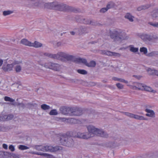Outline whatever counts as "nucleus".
<instances>
[{
    "label": "nucleus",
    "mask_w": 158,
    "mask_h": 158,
    "mask_svg": "<svg viewBox=\"0 0 158 158\" xmlns=\"http://www.w3.org/2000/svg\"><path fill=\"white\" fill-rule=\"evenodd\" d=\"M77 71L78 73L83 75H86L87 73V71L84 69H78Z\"/></svg>",
    "instance_id": "obj_35"
},
{
    "label": "nucleus",
    "mask_w": 158,
    "mask_h": 158,
    "mask_svg": "<svg viewBox=\"0 0 158 158\" xmlns=\"http://www.w3.org/2000/svg\"><path fill=\"white\" fill-rule=\"evenodd\" d=\"M45 152H52L53 147L50 145L44 146Z\"/></svg>",
    "instance_id": "obj_24"
},
{
    "label": "nucleus",
    "mask_w": 158,
    "mask_h": 158,
    "mask_svg": "<svg viewBox=\"0 0 158 158\" xmlns=\"http://www.w3.org/2000/svg\"><path fill=\"white\" fill-rule=\"evenodd\" d=\"M54 44L55 46L56 47H59L63 45V44L60 42H56L54 43Z\"/></svg>",
    "instance_id": "obj_45"
},
{
    "label": "nucleus",
    "mask_w": 158,
    "mask_h": 158,
    "mask_svg": "<svg viewBox=\"0 0 158 158\" xmlns=\"http://www.w3.org/2000/svg\"><path fill=\"white\" fill-rule=\"evenodd\" d=\"M20 43L26 46L31 47V42L26 39H22L20 41Z\"/></svg>",
    "instance_id": "obj_20"
},
{
    "label": "nucleus",
    "mask_w": 158,
    "mask_h": 158,
    "mask_svg": "<svg viewBox=\"0 0 158 158\" xmlns=\"http://www.w3.org/2000/svg\"><path fill=\"white\" fill-rule=\"evenodd\" d=\"M44 66L46 68L50 69L55 71H59L62 69V66L60 65L51 62L45 64Z\"/></svg>",
    "instance_id": "obj_8"
},
{
    "label": "nucleus",
    "mask_w": 158,
    "mask_h": 158,
    "mask_svg": "<svg viewBox=\"0 0 158 158\" xmlns=\"http://www.w3.org/2000/svg\"><path fill=\"white\" fill-rule=\"evenodd\" d=\"M4 100L6 101H8L10 102H13L15 100L9 97L6 96L4 97Z\"/></svg>",
    "instance_id": "obj_39"
},
{
    "label": "nucleus",
    "mask_w": 158,
    "mask_h": 158,
    "mask_svg": "<svg viewBox=\"0 0 158 158\" xmlns=\"http://www.w3.org/2000/svg\"><path fill=\"white\" fill-rule=\"evenodd\" d=\"M107 10H108L106 7L101 9L100 10V11L101 13H104L106 12Z\"/></svg>",
    "instance_id": "obj_51"
},
{
    "label": "nucleus",
    "mask_w": 158,
    "mask_h": 158,
    "mask_svg": "<svg viewBox=\"0 0 158 158\" xmlns=\"http://www.w3.org/2000/svg\"><path fill=\"white\" fill-rule=\"evenodd\" d=\"M86 29L85 28L83 27H80L79 31V34H82L83 33H86Z\"/></svg>",
    "instance_id": "obj_38"
},
{
    "label": "nucleus",
    "mask_w": 158,
    "mask_h": 158,
    "mask_svg": "<svg viewBox=\"0 0 158 158\" xmlns=\"http://www.w3.org/2000/svg\"><path fill=\"white\" fill-rule=\"evenodd\" d=\"M4 117L6 120H9L13 118V116L11 115H10L8 116L5 115Z\"/></svg>",
    "instance_id": "obj_47"
},
{
    "label": "nucleus",
    "mask_w": 158,
    "mask_h": 158,
    "mask_svg": "<svg viewBox=\"0 0 158 158\" xmlns=\"http://www.w3.org/2000/svg\"><path fill=\"white\" fill-rule=\"evenodd\" d=\"M71 8L70 6L66 4L55 2L54 10L61 11H66L70 10Z\"/></svg>",
    "instance_id": "obj_6"
},
{
    "label": "nucleus",
    "mask_w": 158,
    "mask_h": 158,
    "mask_svg": "<svg viewBox=\"0 0 158 158\" xmlns=\"http://www.w3.org/2000/svg\"><path fill=\"white\" fill-rule=\"evenodd\" d=\"M8 154V153L7 152L0 151V157H2L4 158H8L6 156V155H7Z\"/></svg>",
    "instance_id": "obj_37"
},
{
    "label": "nucleus",
    "mask_w": 158,
    "mask_h": 158,
    "mask_svg": "<svg viewBox=\"0 0 158 158\" xmlns=\"http://www.w3.org/2000/svg\"><path fill=\"white\" fill-rule=\"evenodd\" d=\"M13 157L15 158H18V157L15 154H13L12 156Z\"/></svg>",
    "instance_id": "obj_62"
},
{
    "label": "nucleus",
    "mask_w": 158,
    "mask_h": 158,
    "mask_svg": "<svg viewBox=\"0 0 158 158\" xmlns=\"http://www.w3.org/2000/svg\"><path fill=\"white\" fill-rule=\"evenodd\" d=\"M145 111L147 113L145 114L146 116L151 118H155V114L153 110L148 109H146Z\"/></svg>",
    "instance_id": "obj_16"
},
{
    "label": "nucleus",
    "mask_w": 158,
    "mask_h": 158,
    "mask_svg": "<svg viewBox=\"0 0 158 158\" xmlns=\"http://www.w3.org/2000/svg\"><path fill=\"white\" fill-rule=\"evenodd\" d=\"M19 148L21 150H24L28 149L29 148L25 145H19Z\"/></svg>",
    "instance_id": "obj_40"
},
{
    "label": "nucleus",
    "mask_w": 158,
    "mask_h": 158,
    "mask_svg": "<svg viewBox=\"0 0 158 158\" xmlns=\"http://www.w3.org/2000/svg\"><path fill=\"white\" fill-rule=\"evenodd\" d=\"M143 90H144L146 91H148L152 93H156V90L153 89L150 87L146 86L144 84L143 87Z\"/></svg>",
    "instance_id": "obj_19"
},
{
    "label": "nucleus",
    "mask_w": 158,
    "mask_h": 158,
    "mask_svg": "<svg viewBox=\"0 0 158 158\" xmlns=\"http://www.w3.org/2000/svg\"><path fill=\"white\" fill-rule=\"evenodd\" d=\"M21 63V61L15 60L11 64L4 63L2 67V69L5 72H10L13 70L14 65Z\"/></svg>",
    "instance_id": "obj_7"
},
{
    "label": "nucleus",
    "mask_w": 158,
    "mask_h": 158,
    "mask_svg": "<svg viewBox=\"0 0 158 158\" xmlns=\"http://www.w3.org/2000/svg\"><path fill=\"white\" fill-rule=\"evenodd\" d=\"M125 19H128L129 21L133 22L134 21V17L129 13L127 14L124 16Z\"/></svg>",
    "instance_id": "obj_22"
},
{
    "label": "nucleus",
    "mask_w": 158,
    "mask_h": 158,
    "mask_svg": "<svg viewBox=\"0 0 158 158\" xmlns=\"http://www.w3.org/2000/svg\"><path fill=\"white\" fill-rule=\"evenodd\" d=\"M101 53L106 55L109 56H114L116 57H120L121 56L120 54L106 50H102L101 51Z\"/></svg>",
    "instance_id": "obj_14"
},
{
    "label": "nucleus",
    "mask_w": 158,
    "mask_h": 158,
    "mask_svg": "<svg viewBox=\"0 0 158 158\" xmlns=\"http://www.w3.org/2000/svg\"><path fill=\"white\" fill-rule=\"evenodd\" d=\"M129 48L130 51L133 52L135 53L138 51V48L135 47L133 45H130Z\"/></svg>",
    "instance_id": "obj_26"
},
{
    "label": "nucleus",
    "mask_w": 158,
    "mask_h": 158,
    "mask_svg": "<svg viewBox=\"0 0 158 158\" xmlns=\"http://www.w3.org/2000/svg\"><path fill=\"white\" fill-rule=\"evenodd\" d=\"M15 67V69L16 72L17 73L20 72L22 69V67L19 64H17Z\"/></svg>",
    "instance_id": "obj_30"
},
{
    "label": "nucleus",
    "mask_w": 158,
    "mask_h": 158,
    "mask_svg": "<svg viewBox=\"0 0 158 158\" xmlns=\"http://www.w3.org/2000/svg\"><path fill=\"white\" fill-rule=\"evenodd\" d=\"M70 33L72 35H74L75 34V32L74 31H71L70 32Z\"/></svg>",
    "instance_id": "obj_63"
},
{
    "label": "nucleus",
    "mask_w": 158,
    "mask_h": 158,
    "mask_svg": "<svg viewBox=\"0 0 158 158\" xmlns=\"http://www.w3.org/2000/svg\"><path fill=\"white\" fill-rule=\"evenodd\" d=\"M96 63L95 61H91L89 63H87L86 64V65L89 67H94L95 66Z\"/></svg>",
    "instance_id": "obj_28"
},
{
    "label": "nucleus",
    "mask_w": 158,
    "mask_h": 158,
    "mask_svg": "<svg viewBox=\"0 0 158 158\" xmlns=\"http://www.w3.org/2000/svg\"><path fill=\"white\" fill-rule=\"evenodd\" d=\"M74 137L77 138L83 139H88L89 138V136L87 132H78L74 134L73 136Z\"/></svg>",
    "instance_id": "obj_12"
},
{
    "label": "nucleus",
    "mask_w": 158,
    "mask_h": 158,
    "mask_svg": "<svg viewBox=\"0 0 158 158\" xmlns=\"http://www.w3.org/2000/svg\"><path fill=\"white\" fill-rule=\"evenodd\" d=\"M158 54V52L153 51L151 52L148 54V55L150 56H155Z\"/></svg>",
    "instance_id": "obj_44"
},
{
    "label": "nucleus",
    "mask_w": 158,
    "mask_h": 158,
    "mask_svg": "<svg viewBox=\"0 0 158 158\" xmlns=\"http://www.w3.org/2000/svg\"><path fill=\"white\" fill-rule=\"evenodd\" d=\"M70 122L73 123V122H75L76 121L75 119L73 118H71L69 119Z\"/></svg>",
    "instance_id": "obj_57"
},
{
    "label": "nucleus",
    "mask_w": 158,
    "mask_h": 158,
    "mask_svg": "<svg viewBox=\"0 0 158 158\" xmlns=\"http://www.w3.org/2000/svg\"><path fill=\"white\" fill-rule=\"evenodd\" d=\"M133 77L136 78L138 79H139L142 77L140 76H137L135 75H133Z\"/></svg>",
    "instance_id": "obj_54"
},
{
    "label": "nucleus",
    "mask_w": 158,
    "mask_h": 158,
    "mask_svg": "<svg viewBox=\"0 0 158 158\" xmlns=\"http://www.w3.org/2000/svg\"><path fill=\"white\" fill-rule=\"evenodd\" d=\"M90 85L92 86H94L95 85V83L93 82L90 83Z\"/></svg>",
    "instance_id": "obj_61"
},
{
    "label": "nucleus",
    "mask_w": 158,
    "mask_h": 158,
    "mask_svg": "<svg viewBox=\"0 0 158 158\" xmlns=\"http://www.w3.org/2000/svg\"><path fill=\"white\" fill-rule=\"evenodd\" d=\"M9 149L11 151L13 152L15 151V149L14 146L10 145L9 147Z\"/></svg>",
    "instance_id": "obj_52"
},
{
    "label": "nucleus",
    "mask_w": 158,
    "mask_h": 158,
    "mask_svg": "<svg viewBox=\"0 0 158 158\" xmlns=\"http://www.w3.org/2000/svg\"><path fill=\"white\" fill-rule=\"evenodd\" d=\"M4 127L0 126V131H4Z\"/></svg>",
    "instance_id": "obj_60"
},
{
    "label": "nucleus",
    "mask_w": 158,
    "mask_h": 158,
    "mask_svg": "<svg viewBox=\"0 0 158 158\" xmlns=\"http://www.w3.org/2000/svg\"><path fill=\"white\" fill-rule=\"evenodd\" d=\"M13 12L12 11L10 10L4 11L3 12V15L4 16H6L12 14Z\"/></svg>",
    "instance_id": "obj_36"
},
{
    "label": "nucleus",
    "mask_w": 158,
    "mask_h": 158,
    "mask_svg": "<svg viewBox=\"0 0 158 158\" xmlns=\"http://www.w3.org/2000/svg\"><path fill=\"white\" fill-rule=\"evenodd\" d=\"M147 71L148 73L150 75L153 74V73L155 72V70L151 69L150 68H148L147 69Z\"/></svg>",
    "instance_id": "obj_43"
},
{
    "label": "nucleus",
    "mask_w": 158,
    "mask_h": 158,
    "mask_svg": "<svg viewBox=\"0 0 158 158\" xmlns=\"http://www.w3.org/2000/svg\"><path fill=\"white\" fill-rule=\"evenodd\" d=\"M153 74H155L156 75L158 76V71L156 70H155V72H154Z\"/></svg>",
    "instance_id": "obj_58"
},
{
    "label": "nucleus",
    "mask_w": 158,
    "mask_h": 158,
    "mask_svg": "<svg viewBox=\"0 0 158 158\" xmlns=\"http://www.w3.org/2000/svg\"><path fill=\"white\" fill-rule=\"evenodd\" d=\"M110 37L112 39H114L115 41H118L119 42L128 38L126 34L122 32L120 30L114 31L110 35Z\"/></svg>",
    "instance_id": "obj_3"
},
{
    "label": "nucleus",
    "mask_w": 158,
    "mask_h": 158,
    "mask_svg": "<svg viewBox=\"0 0 158 158\" xmlns=\"http://www.w3.org/2000/svg\"><path fill=\"white\" fill-rule=\"evenodd\" d=\"M142 8L143 10H145L149 8L150 6L148 4L144 5L142 6Z\"/></svg>",
    "instance_id": "obj_50"
},
{
    "label": "nucleus",
    "mask_w": 158,
    "mask_h": 158,
    "mask_svg": "<svg viewBox=\"0 0 158 158\" xmlns=\"http://www.w3.org/2000/svg\"><path fill=\"white\" fill-rule=\"evenodd\" d=\"M43 46V44L37 41H35L33 42H31V47L35 48H41Z\"/></svg>",
    "instance_id": "obj_17"
},
{
    "label": "nucleus",
    "mask_w": 158,
    "mask_h": 158,
    "mask_svg": "<svg viewBox=\"0 0 158 158\" xmlns=\"http://www.w3.org/2000/svg\"><path fill=\"white\" fill-rule=\"evenodd\" d=\"M144 84L138 82H134L133 85H130V88L134 90H143Z\"/></svg>",
    "instance_id": "obj_13"
},
{
    "label": "nucleus",
    "mask_w": 158,
    "mask_h": 158,
    "mask_svg": "<svg viewBox=\"0 0 158 158\" xmlns=\"http://www.w3.org/2000/svg\"><path fill=\"white\" fill-rule=\"evenodd\" d=\"M137 36L143 41L145 42L150 41L154 38L152 35L145 33H139L137 34Z\"/></svg>",
    "instance_id": "obj_9"
},
{
    "label": "nucleus",
    "mask_w": 158,
    "mask_h": 158,
    "mask_svg": "<svg viewBox=\"0 0 158 158\" xmlns=\"http://www.w3.org/2000/svg\"><path fill=\"white\" fill-rule=\"evenodd\" d=\"M2 147L3 148H4L5 149H7L8 148V146L7 144L4 143L2 145Z\"/></svg>",
    "instance_id": "obj_56"
},
{
    "label": "nucleus",
    "mask_w": 158,
    "mask_h": 158,
    "mask_svg": "<svg viewBox=\"0 0 158 158\" xmlns=\"http://www.w3.org/2000/svg\"><path fill=\"white\" fill-rule=\"evenodd\" d=\"M41 108L44 110H48L50 108V107L49 106H48L46 104H43L41 106Z\"/></svg>",
    "instance_id": "obj_31"
},
{
    "label": "nucleus",
    "mask_w": 158,
    "mask_h": 158,
    "mask_svg": "<svg viewBox=\"0 0 158 158\" xmlns=\"http://www.w3.org/2000/svg\"><path fill=\"white\" fill-rule=\"evenodd\" d=\"M78 62L80 63H82L86 65L87 63V60L86 59L83 58H80L78 60Z\"/></svg>",
    "instance_id": "obj_42"
},
{
    "label": "nucleus",
    "mask_w": 158,
    "mask_h": 158,
    "mask_svg": "<svg viewBox=\"0 0 158 158\" xmlns=\"http://www.w3.org/2000/svg\"><path fill=\"white\" fill-rule=\"evenodd\" d=\"M49 114L51 115H56L58 114V112L56 109H53L50 111Z\"/></svg>",
    "instance_id": "obj_41"
},
{
    "label": "nucleus",
    "mask_w": 158,
    "mask_h": 158,
    "mask_svg": "<svg viewBox=\"0 0 158 158\" xmlns=\"http://www.w3.org/2000/svg\"><path fill=\"white\" fill-rule=\"evenodd\" d=\"M54 59H58L62 61L65 60L69 61L72 60L74 58V56L70 55L67 52H59L56 54H55Z\"/></svg>",
    "instance_id": "obj_4"
},
{
    "label": "nucleus",
    "mask_w": 158,
    "mask_h": 158,
    "mask_svg": "<svg viewBox=\"0 0 158 158\" xmlns=\"http://www.w3.org/2000/svg\"><path fill=\"white\" fill-rule=\"evenodd\" d=\"M42 156H44L47 158H56L53 155L45 153H43Z\"/></svg>",
    "instance_id": "obj_32"
},
{
    "label": "nucleus",
    "mask_w": 158,
    "mask_h": 158,
    "mask_svg": "<svg viewBox=\"0 0 158 158\" xmlns=\"http://www.w3.org/2000/svg\"><path fill=\"white\" fill-rule=\"evenodd\" d=\"M87 128L88 131L87 133L89 135V138L95 135L97 128L91 125L87 126Z\"/></svg>",
    "instance_id": "obj_10"
},
{
    "label": "nucleus",
    "mask_w": 158,
    "mask_h": 158,
    "mask_svg": "<svg viewBox=\"0 0 158 158\" xmlns=\"http://www.w3.org/2000/svg\"><path fill=\"white\" fill-rule=\"evenodd\" d=\"M95 135L100 136L103 137H107L108 135L106 132L102 129L97 128Z\"/></svg>",
    "instance_id": "obj_15"
},
{
    "label": "nucleus",
    "mask_w": 158,
    "mask_h": 158,
    "mask_svg": "<svg viewBox=\"0 0 158 158\" xmlns=\"http://www.w3.org/2000/svg\"><path fill=\"white\" fill-rule=\"evenodd\" d=\"M60 140L62 145L66 147H72L74 145L73 140L68 133L61 135L60 137Z\"/></svg>",
    "instance_id": "obj_2"
},
{
    "label": "nucleus",
    "mask_w": 158,
    "mask_h": 158,
    "mask_svg": "<svg viewBox=\"0 0 158 158\" xmlns=\"http://www.w3.org/2000/svg\"><path fill=\"white\" fill-rule=\"evenodd\" d=\"M113 3L112 2L109 3L106 6V8L108 10V9L112 8L113 6Z\"/></svg>",
    "instance_id": "obj_46"
},
{
    "label": "nucleus",
    "mask_w": 158,
    "mask_h": 158,
    "mask_svg": "<svg viewBox=\"0 0 158 158\" xmlns=\"http://www.w3.org/2000/svg\"><path fill=\"white\" fill-rule=\"evenodd\" d=\"M148 24L154 27L158 28V22H148Z\"/></svg>",
    "instance_id": "obj_33"
},
{
    "label": "nucleus",
    "mask_w": 158,
    "mask_h": 158,
    "mask_svg": "<svg viewBox=\"0 0 158 158\" xmlns=\"http://www.w3.org/2000/svg\"><path fill=\"white\" fill-rule=\"evenodd\" d=\"M34 148L36 150L38 151L45 152L44 146L42 145H36L35 146Z\"/></svg>",
    "instance_id": "obj_27"
},
{
    "label": "nucleus",
    "mask_w": 158,
    "mask_h": 158,
    "mask_svg": "<svg viewBox=\"0 0 158 158\" xmlns=\"http://www.w3.org/2000/svg\"><path fill=\"white\" fill-rule=\"evenodd\" d=\"M140 51L141 52H143L144 54H146L148 52V50L146 48L143 47L140 48Z\"/></svg>",
    "instance_id": "obj_34"
},
{
    "label": "nucleus",
    "mask_w": 158,
    "mask_h": 158,
    "mask_svg": "<svg viewBox=\"0 0 158 158\" xmlns=\"http://www.w3.org/2000/svg\"><path fill=\"white\" fill-rule=\"evenodd\" d=\"M43 2L42 0H26V6L29 8L41 7Z\"/></svg>",
    "instance_id": "obj_5"
},
{
    "label": "nucleus",
    "mask_w": 158,
    "mask_h": 158,
    "mask_svg": "<svg viewBox=\"0 0 158 158\" xmlns=\"http://www.w3.org/2000/svg\"><path fill=\"white\" fill-rule=\"evenodd\" d=\"M123 114L131 118H133L135 119L139 120H146V119L143 116H139L136 114H135L128 112H122Z\"/></svg>",
    "instance_id": "obj_11"
},
{
    "label": "nucleus",
    "mask_w": 158,
    "mask_h": 158,
    "mask_svg": "<svg viewBox=\"0 0 158 158\" xmlns=\"http://www.w3.org/2000/svg\"><path fill=\"white\" fill-rule=\"evenodd\" d=\"M30 105L31 106H34V105L32 104H31Z\"/></svg>",
    "instance_id": "obj_64"
},
{
    "label": "nucleus",
    "mask_w": 158,
    "mask_h": 158,
    "mask_svg": "<svg viewBox=\"0 0 158 158\" xmlns=\"http://www.w3.org/2000/svg\"><path fill=\"white\" fill-rule=\"evenodd\" d=\"M116 86L119 89H122L123 88V85L120 83H117L116 84Z\"/></svg>",
    "instance_id": "obj_48"
},
{
    "label": "nucleus",
    "mask_w": 158,
    "mask_h": 158,
    "mask_svg": "<svg viewBox=\"0 0 158 158\" xmlns=\"http://www.w3.org/2000/svg\"><path fill=\"white\" fill-rule=\"evenodd\" d=\"M112 80L115 81H118L121 82H123L126 84H127L128 82L127 81L123 79L118 78L116 77H113Z\"/></svg>",
    "instance_id": "obj_25"
},
{
    "label": "nucleus",
    "mask_w": 158,
    "mask_h": 158,
    "mask_svg": "<svg viewBox=\"0 0 158 158\" xmlns=\"http://www.w3.org/2000/svg\"><path fill=\"white\" fill-rule=\"evenodd\" d=\"M63 149L62 147L60 146H56L53 147L52 152H56L58 151H60Z\"/></svg>",
    "instance_id": "obj_29"
},
{
    "label": "nucleus",
    "mask_w": 158,
    "mask_h": 158,
    "mask_svg": "<svg viewBox=\"0 0 158 158\" xmlns=\"http://www.w3.org/2000/svg\"><path fill=\"white\" fill-rule=\"evenodd\" d=\"M55 2H48L44 4V7L45 8L54 9Z\"/></svg>",
    "instance_id": "obj_18"
},
{
    "label": "nucleus",
    "mask_w": 158,
    "mask_h": 158,
    "mask_svg": "<svg viewBox=\"0 0 158 158\" xmlns=\"http://www.w3.org/2000/svg\"><path fill=\"white\" fill-rule=\"evenodd\" d=\"M86 24H91L92 25H94L93 22L92 21H90L89 20H87L85 23Z\"/></svg>",
    "instance_id": "obj_53"
},
{
    "label": "nucleus",
    "mask_w": 158,
    "mask_h": 158,
    "mask_svg": "<svg viewBox=\"0 0 158 158\" xmlns=\"http://www.w3.org/2000/svg\"><path fill=\"white\" fill-rule=\"evenodd\" d=\"M61 113L66 115L70 116H79L82 114V110L77 107H69L63 106L60 109Z\"/></svg>",
    "instance_id": "obj_1"
},
{
    "label": "nucleus",
    "mask_w": 158,
    "mask_h": 158,
    "mask_svg": "<svg viewBox=\"0 0 158 158\" xmlns=\"http://www.w3.org/2000/svg\"><path fill=\"white\" fill-rule=\"evenodd\" d=\"M3 60L2 59H0V67L2 66L3 63Z\"/></svg>",
    "instance_id": "obj_59"
},
{
    "label": "nucleus",
    "mask_w": 158,
    "mask_h": 158,
    "mask_svg": "<svg viewBox=\"0 0 158 158\" xmlns=\"http://www.w3.org/2000/svg\"><path fill=\"white\" fill-rule=\"evenodd\" d=\"M137 10L138 11H140L143 10L142 6L138 7L137 8Z\"/></svg>",
    "instance_id": "obj_55"
},
{
    "label": "nucleus",
    "mask_w": 158,
    "mask_h": 158,
    "mask_svg": "<svg viewBox=\"0 0 158 158\" xmlns=\"http://www.w3.org/2000/svg\"><path fill=\"white\" fill-rule=\"evenodd\" d=\"M151 15L153 18L158 17V8L154 9L151 12Z\"/></svg>",
    "instance_id": "obj_21"
},
{
    "label": "nucleus",
    "mask_w": 158,
    "mask_h": 158,
    "mask_svg": "<svg viewBox=\"0 0 158 158\" xmlns=\"http://www.w3.org/2000/svg\"><path fill=\"white\" fill-rule=\"evenodd\" d=\"M41 56H45L49 57L51 58H53L54 59V55L55 54H52L48 52H44L42 53Z\"/></svg>",
    "instance_id": "obj_23"
},
{
    "label": "nucleus",
    "mask_w": 158,
    "mask_h": 158,
    "mask_svg": "<svg viewBox=\"0 0 158 158\" xmlns=\"http://www.w3.org/2000/svg\"><path fill=\"white\" fill-rule=\"evenodd\" d=\"M29 153L33 154H36L38 155H40L42 156L43 153H40V152H29Z\"/></svg>",
    "instance_id": "obj_49"
}]
</instances>
